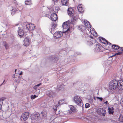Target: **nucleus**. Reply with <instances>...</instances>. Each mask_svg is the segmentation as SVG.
<instances>
[{
	"label": "nucleus",
	"instance_id": "1",
	"mask_svg": "<svg viewBox=\"0 0 123 123\" xmlns=\"http://www.w3.org/2000/svg\"><path fill=\"white\" fill-rule=\"evenodd\" d=\"M117 88L119 90H122L123 89V81L120 82L119 80H113L110 82L108 92H110V93H112Z\"/></svg>",
	"mask_w": 123,
	"mask_h": 123
},
{
	"label": "nucleus",
	"instance_id": "2",
	"mask_svg": "<svg viewBox=\"0 0 123 123\" xmlns=\"http://www.w3.org/2000/svg\"><path fill=\"white\" fill-rule=\"evenodd\" d=\"M77 17L74 16H71L70 18L71 19V21L68 20V21L63 23L62 25V27L63 29V32H68L70 31L69 28V26L70 24L73 22H74L78 18V16Z\"/></svg>",
	"mask_w": 123,
	"mask_h": 123
},
{
	"label": "nucleus",
	"instance_id": "3",
	"mask_svg": "<svg viewBox=\"0 0 123 123\" xmlns=\"http://www.w3.org/2000/svg\"><path fill=\"white\" fill-rule=\"evenodd\" d=\"M107 48L106 46L104 45L103 47L101 45L98 44H96L94 45V51L97 52H102L105 49L107 50Z\"/></svg>",
	"mask_w": 123,
	"mask_h": 123
},
{
	"label": "nucleus",
	"instance_id": "4",
	"mask_svg": "<svg viewBox=\"0 0 123 123\" xmlns=\"http://www.w3.org/2000/svg\"><path fill=\"white\" fill-rule=\"evenodd\" d=\"M48 8L50 13H52V15H57V13L59 9L58 7L53 6L52 7L51 6H49Z\"/></svg>",
	"mask_w": 123,
	"mask_h": 123
},
{
	"label": "nucleus",
	"instance_id": "5",
	"mask_svg": "<svg viewBox=\"0 0 123 123\" xmlns=\"http://www.w3.org/2000/svg\"><path fill=\"white\" fill-rule=\"evenodd\" d=\"M74 101L76 104L81 107H83V104L81 98L77 96H75L74 98Z\"/></svg>",
	"mask_w": 123,
	"mask_h": 123
},
{
	"label": "nucleus",
	"instance_id": "6",
	"mask_svg": "<svg viewBox=\"0 0 123 123\" xmlns=\"http://www.w3.org/2000/svg\"><path fill=\"white\" fill-rule=\"evenodd\" d=\"M26 28L25 32H27L28 31H31L35 29V26L33 24H28L26 26Z\"/></svg>",
	"mask_w": 123,
	"mask_h": 123
},
{
	"label": "nucleus",
	"instance_id": "7",
	"mask_svg": "<svg viewBox=\"0 0 123 123\" xmlns=\"http://www.w3.org/2000/svg\"><path fill=\"white\" fill-rule=\"evenodd\" d=\"M29 115V114L28 112H25L23 113L21 117V121H24L26 120L28 118Z\"/></svg>",
	"mask_w": 123,
	"mask_h": 123
},
{
	"label": "nucleus",
	"instance_id": "8",
	"mask_svg": "<svg viewBox=\"0 0 123 123\" xmlns=\"http://www.w3.org/2000/svg\"><path fill=\"white\" fill-rule=\"evenodd\" d=\"M63 35L62 32L61 31H57L55 32L54 34V36L55 38H58L61 37Z\"/></svg>",
	"mask_w": 123,
	"mask_h": 123
},
{
	"label": "nucleus",
	"instance_id": "9",
	"mask_svg": "<svg viewBox=\"0 0 123 123\" xmlns=\"http://www.w3.org/2000/svg\"><path fill=\"white\" fill-rule=\"evenodd\" d=\"M40 116V115L38 113L36 112L35 114H32L31 116V120H34L37 119Z\"/></svg>",
	"mask_w": 123,
	"mask_h": 123
},
{
	"label": "nucleus",
	"instance_id": "10",
	"mask_svg": "<svg viewBox=\"0 0 123 123\" xmlns=\"http://www.w3.org/2000/svg\"><path fill=\"white\" fill-rule=\"evenodd\" d=\"M46 93L50 97L54 98L56 96L55 93L51 90L47 91Z\"/></svg>",
	"mask_w": 123,
	"mask_h": 123
},
{
	"label": "nucleus",
	"instance_id": "11",
	"mask_svg": "<svg viewBox=\"0 0 123 123\" xmlns=\"http://www.w3.org/2000/svg\"><path fill=\"white\" fill-rule=\"evenodd\" d=\"M24 42V43L23 45L26 46H27L29 45L30 41V39L26 37L25 38Z\"/></svg>",
	"mask_w": 123,
	"mask_h": 123
},
{
	"label": "nucleus",
	"instance_id": "12",
	"mask_svg": "<svg viewBox=\"0 0 123 123\" xmlns=\"http://www.w3.org/2000/svg\"><path fill=\"white\" fill-rule=\"evenodd\" d=\"M67 12L69 15H74V10L72 8H69Z\"/></svg>",
	"mask_w": 123,
	"mask_h": 123
},
{
	"label": "nucleus",
	"instance_id": "13",
	"mask_svg": "<svg viewBox=\"0 0 123 123\" xmlns=\"http://www.w3.org/2000/svg\"><path fill=\"white\" fill-rule=\"evenodd\" d=\"M18 34L20 38H22L24 36V32L23 30L21 29L20 27H18Z\"/></svg>",
	"mask_w": 123,
	"mask_h": 123
},
{
	"label": "nucleus",
	"instance_id": "14",
	"mask_svg": "<svg viewBox=\"0 0 123 123\" xmlns=\"http://www.w3.org/2000/svg\"><path fill=\"white\" fill-rule=\"evenodd\" d=\"M108 45L110 46L111 45V47L113 49H114L115 50H117L118 49H120V48L119 46L116 44L112 45V44L108 42Z\"/></svg>",
	"mask_w": 123,
	"mask_h": 123
},
{
	"label": "nucleus",
	"instance_id": "15",
	"mask_svg": "<svg viewBox=\"0 0 123 123\" xmlns=\"http://www.w3.org/2000/svg\"><path fill=\"white\" fill-rule=\"evenodd\" d=\"M77 8L79 12L81 13L84 12V9L82 4L79 5L77 6Z\"/></svg>",
	"mask_w": 123,
	"mask_h": 123
},
{
	"label": "nucleus",
	"instance_id": "16",
	"mask_svg": "<svg viewBox=\"0 0 123 123\" xmlns=\"http://www.w3.org/2000/svg\"><path fill=\"white\" fill-rule=\"evenodd\" d=\"M99 40L102 43L105 44V46H107L108 44V41L104 38L99 37Z\"/></svg>",
	"mask_w": 123,
	"mask_h": 123
},
{
	"label": "nucleus",
	"instance_id": "17",
	"mask_svg": "<svg viewBox=\"0 0 123 123\" xmlns=\"http://www.w3.org/2000/svg\"><path fill=\"white\" fill-rule=\"evenodd\" d=\"M99 40L102 43L105 44V46H107L108 44V41L104 38L99 37Z\"/></svg>",
	"mask_w": 123,
	"mask_h": 123
},
{
	"label": "nucleus",
	"instance_id": "18",
	"mask_svg": "<svg viewBox=\"0 0 123 123\" xmlns=\"http://www.w3.org/2000/svg\"><path fill=\"white\" fill-rule=\"evenodd\" d=\"M99 40L102 43L105 44V46H107L108 44V41L104 38L99 37Z\"/></svg>",
	"mask_w": 123,
	"mask_h": 123
},
{
	"label": "nucleus",
	"instance_id": "19",
	"mask_svg": "<svg viewBox=\"0 0 123 123\" xmlns=\"http://www.w3.org/2000/svg\"><path fill=\"white\" fill-rule=\"evenodd\" d=\"M83 21V23L84 24V25H85V27L87 28H89L91 27V26L89 22L87 20L84 19Z\"/></svg>",
	"mask_w": 123,
	"mask_h": 123
},
{
	"label": "nucleus",
	"instance_id": "20",
	"mask_svg": "<svg viewBox=\"0 0 123 123\" xmlns=\"http://www.w3.org/2000/svg\"><path fill=\"white\" fill-rule=\"evenodd\" d=\"M57 25V24L56 23H53L51 24V32L52 33L53 32L54 30H55L56 27Z\"/></svg>",
	"mask_w": 123,
	"mask_h": 123
},
{
	"label": "nucleus",
	"instance_id": "21",
	"mask_svg": "<svg viewBox=\"0 0 123 123\" xmlns=\"http://www.w3.org/2000/svg\"><path fill=\"white\" fill-rule=\"evenodd\" d=\"M65 86L64 85L61 83L59 84L57 86V89L59 90H64Z\"/></svg>",
	"mask_w": 123,
	"mask_h": 123
},
{
	"label": "nucleus",
	"instance_id": "22",
	"mask_svg": "<svg viewBox=\"0 0 123 123\" xmlns=\"http://www.w3.org/2000/svg\"><path fill=\"white\" fill-rule=\"evenodd\" d=\"M114 108L113 107H108V113L110 114L113 115L114 113Z\"/></svg>",
	"mask_w": 123,
	"mask_h": 123
},
{
	"label": "nucleus",
	"instance_id": "23",
	"mask_svg": "<svg viewBox=\"0 0 123 123\" xmlns=\"http://www.w3.org/2000/svg\"><path fill=\"white\" fill-rule=\"evenodd\" d=\"M106 112V111L104 110L103 109L100 108L98 109L97 111V112L98 114L104 113Z\"/></svg>",
	"mask_w": 123,
	"mask_h": 123
},
{
	"label": "nucleus",
	"instance_id": "24",
	"mask_svg": "<svg viewBox=\"0 0 123 123\" xmlns=\"http://www.w3.org/2000/svg\"><path fill=\"white\" fill-rule=\"evenodd\" d=\"M61 120V118L60 117H57L55 118L53 121L55 123H59Z\"/></svg>",
	"mask_w": 123,
	"mask_h": 123
},
{
	"label": "nucleus",
	"instance_id": "25",
	"mask_svg": "<svg viewBox=\"0 0 123 123\" xmlns=\"http://www.w3.org/2000/svg\"><path fill=\"white\" fill-rule=\"evenodd\" d=\"M48 17L49 18H50L51 19L52 21H55L58 18L57 16H48Z\"/></svg>",
	"mask_w": 123,
	"mask_h": 123
},
{
	"label": "nucleus",
	"instance_id": "26",
	"mask_svg": "<svg viewBox=\"0 0 123 123\" xmlns=\"http://www.w3.org/2000/svg\"><path fill=\"white\" fill-rule=\"evenodd\" d=\"M70 107V109L69 111V113H71L72 112H74L75 111V109L73 106L71 105Z\"/></svg>",
	"mask_w": 123,
	"mask_h": 123
},
{
	"label": "nucleus",
	"instance_id": "27",
	"mask_svg": "<svg viewBox=\"0 0 123 123\" xmlns=\"http://www.w3.org/2000/svg\"><path fill=\"white\" fill-rule=\"evenodd\" d=\"M68 0H61V2L63 5H68Z\"/></svg>",
	"mask_w": 123,
	"mask_h": 123
},
{
	"label": "nucleus",
	"instance_id": "28",
	"mask_svg": "<svg viewBox=\"0 0 123 123\" xmlns=\"http://www.w3.org/2000/svg\"><path fill=\"white\" fill-rule=\"evenodd\" d=\"M78 29H79L81 30L82 31V32H83V31H84L85 30L86 28L83 25H80L79 26Z\"/></svg>",
	"mask_w": 123,
	"mask_h": 123
},
{
	"label": "nucleus",
	"instance_id": "29",
	"mask_svg": "<svg viewBox=\"0 0 123 123\" xmlns=\"http://www.w3.org/2000/svg\"><path fill=\"white\" fill-rule=\"evenodd\" d=\"M90 31L91 33L92 34L93 33V35L94 36H97V33L94 30V29H91L90 30Z\"/></svg>",
	"mask_w": 123,
	"mask_h": 123
},
{
	"label": "nucleus",
	"instance_id": "30",
	"mask_svg": "<svg viewBox=\"0 0 123 123\" xmlns=\"http://www.w3.org/2000/svg\"><path fill=\"white\" fill-rule=\"evenodd\" d=\"M25 3L26 5H30L32 4L31 0H26Z\"/></svg>",
	"mask_w": 123,
	"mask_h": 123
},
{
	"label": "nucleus",
	"instance_id": "31",
	"mask_svg": "<svg viewBox=\"0 0 123 123\" xmlns=\"http://www.w3.org/2000/svg\"><path fill=\"white\" fill-rule=\"evenodd\" d=\"M41 114H42L43 117H45L47 115V112L46 111L43 110L41 112Z\"/></svg>",
	"mask_w": 123,
	"mask_h": 123
},
{
	"label": "nucleus",
	"instance_id": "32",
	"mask_svg": "<svg viewBox=\"0 0 123 123\" xmlns=\"http://www.w3.org/2000/svg\"><path fill=\"white\" fill-rule=\"evenodd\" d=\"M119 121L121 122H123V115H120L119 118Z\"/></svg>",
	"mask_w": 123,
	"mask_h": 123
},
{
	"label": "nucleus",
	"instance_id": "33",
	"mask_svg": "<svg viewBox=\"0 0 123 123\" xmlns=\"http://www.w3.org/2000/svg\"><path fill=\"white\" fill-rule=\"evenodd\" d=\"M123 53H122V51H121V52H118L117 53H116L115 54V55H121V54H122ZM114 55H113L112 56H110L109 57V58H110V57H111L112 56H114Z\"/></svg>",
	"mask_w": 123,
	"mask_h": 123
},
{
	"label": "nucleus",
	"instance_id": "34",
	"mask_svg": "<svg viewBox=\"0 0 123 123\" xmlns=\"http://www.w3.org/2000/svg\"><path fill=\"white\" fill-rule=\"evenodd\" d=\"M87 44L88 45L90 46L92 45L93 44V43L91 41H87Z\"/></svg>",
	"mask_w": 123,
	"mask_h": 123
},
{
	"label": "nucleus",
	"instance_id": "35",
	"mask_svg": "<svg viewBox=\"0 0 123 123\" xmlns=\"http://www.w3.org/2000/svg\"><path fill=\"white\" fill-rule=\"evenodd\" d=\"M59 105H58L57 106V105H55V106H54L53 107V109L55 111H56L57 110V107L59 106Z\"/></svg>",
	"mask_w": 123,
	"mask_h": 123
},
{
	"label": "nucleus",
	"instance_id": "36",
	"mask_svg": "<svg viewBox=\"0 0 123 123\" xmlns=\"http://www.w3.org/2000/svg\"><path fill=\"white\" fill-rule=\"evenodd\" d=\"M37 97L35 95H31V99H33Z\"/></svg>",
	"mask_w": 123,
	"mask_h": 123
},
{
	"label": "nucleus",
	"instance_id": "37",
	"mask_svg": "<svg viewBox=\"0 0 123 123\" xmlns=\"http://www.w3.org/2000/svg\"><path fill=\"white\" fill-rule=\"evenodd\" d=\"M85 107L86 108H88L90 106V105L88 103H87L85 104Z\"/></svg>",
	"mask_w": 123,
	"mask_h": 123
},
{
	"label": "nucleus",
	"instance_id": "38",
	"mask_svg": "<svg viewBox=\"0 0 123 123\" xmlns=\"http://www.w3.org/2000/svg\"><path fill=\"white\" fill-rule=\"evenodd\" d=\"M51 59H52L53 60H55V61H56V60L57 59V58L56 57H54V56H52L51 57Z\"/></svg>",
	"mask_w": 123,
	"mask_h": 123
},
{
	"label": "nucleus",
	"instance_id": "39",
	"mask_svg": "<svg viewBox=\"0 0 123 123\" xmlns=\"http://www.w3.org/2000/svg\"><path fill=\"white\" fill-rule=\"evenodd\" d=\"M4 45L6 49H7L8 48V44L6 43L4 44Z\"/></svg>",
	"mask_w": 123,
	"mask_h": 123
},
{
	"label": "nucleus",
	"instance_id": "40",
	"mask_svg": "<svg viewBox=\"0 0 123 123\" xmlns=\"http://www.w3.org/2000/svg\"><path fill=\"white\" fill-rule=\"evenodd\" d=\"M96 98L97 99H99L101 101H102V100H103V98L102 97H96Z\"/></svg>",
	"mask_w": 123,
	"mask_h": 123
},
{
	"label": "nucleus",
	"instance_id": "41",
	"mask_svg": "<svg viewBox=\"0 0 123 123\" xmlns=\"http://www.w3.org/2000/svg\"><path fill=\"white\" fill-rule=\"evenodd\" d=\"M34 88L36 90H37L39 89L38 87H37L35 86L34 87Z\"/></svg>",
	"mask_w": 123,
	"mask_h": 123
},
{
	"label": "nucleus",
	"instance_id": "42",
	"mask_svg": "<svg viewBox=\"0 0 123 123\" xmlns=\"http://www.w3.org/2000/svg\"><path fill=\"white\" fill-rule=\"evenodd\" d=\"M76 54L78 55H81V53L79 52H76Z\"/></svg>",
	"mask_w": 123,
	"mask_h": 123
},
{
	"label": "nucleus",
	"instance_id": "43",
	"mask_svg": "<svg viewBox=\"0 0 123 123\" xmlns=\"http://www.w3.org/2000/svg\"><path fill=\"white\" fill-rule=\"evenodd\" d=\"M119 50L120 51H121L122 52V53H123V48H120V49H119Z\"/></svg>",
	"mask_w": 123,
	"mask_h": 123
},
{
	"label": "nucleus",
	"instance_id": "44",
	"mask_svg": "<svg viewBox=\"0 0 123 123\" xmlns=\"http://www.w3.org/2000/svg\"><path fill=\"white\" fill-rule=\"evenodd\" d=\"M5 81V80H4L3 82V83L0 85V86H1L2 85L4 84H5V83H4Z\"/></svg>",
	"mask_w": 123,
	"mask_h": 123
},
{
	"label": "nucleus",
	"instance_id": "45",
	"mask_svg": "<svg viewBox=\"0 0 123 123\" xmlns=\"http://www.w3.org/2000/svg\"><path fill=\"white\" fill-rule=\"evenodd\" d=\"M41 84V83H40V84H37L35 86H36L37 87H38Z\"/></svg>",
	"mask_w": 123,
	"mask_h": 123
},
{
	"label": "nucleus",
	"instance_id": "46",
	"mask_svg": "<svg viewBox=\"0 0 123 123\" xmlns=\"http://www.w3.org/2000/svg\"><path fill=\"white\" fill-rule=\"evenodd\" d=\"M53 0L54 2H57V1L58 0Z\"/></svg>",
	"mask_w": 123,
	"mask_h": 123
},
{
	"label": "nucleus",
	"instance_id": "47",
	"mask_svg": "<svg viewBox=\"0 0 123 123\" xmlns=\"http://www.w3.org/2000/svg\"><path fill=\"white\" fill-rule=\"evenodd\" d=\"M61 101H62V100H60V101H59L58 102V104H59V105H61V102H60Z\"/></svg>",
	"mask_w": 123,
	"mask_h": 123
},
{
	"label": "nucleus",
	"instance_id": "48",
	"mask_svg": "<svg viewBox=\"0 0 123 123\" xmlns=\"http://www.w3.org/2000/svg\"><path fill=\"white\" fill-rule=\"evenodd\" d=\"M107 101L105 102H104L103 103L104 104H107Z\"/></svg>",
	"mask_w": 123,
	"mask_h": 123
},
{
	"label": "nucleus",
	"instance_id": "49",
	"mask_svg": "<svg viewBox=\"0 0 123 123\" xmlns=\"http://www.w3.org/2000/svg\"><path fill=\"white\" fill-rule=\"evenodd\" d=\"M22 73V71L19 74V75H21Z\"/></svg>",
	"mask_w": 123,
	"mask_h": 123
},
{
	"label": "nucleus",
	"instance_id": "50",
	"mask_svg": "<svg viewBox=\"0 0 123 123\" xmlns=\"http://www.w3.org/2000/svg\"><path fill=\"white\" fill-rule=\"evenodd\" d=\"M105 64V65H107V62H105V63H104V64Z\"/></svg>",
	"mask_w": 123,
	"mask_h": 123
},
{
	"label": "nucleus",
	"instance_id": "51",
	"mask_svg": "<svg viewBox=\"0 0 123 123\" xmlns=\"http://www.w3.org/2000/svg\"><path fill=\"white\" fill-rule=\"evenodd\" d=\"M65 51H66L67 52H68H68L69 51V50H68L66 49V50H65Z\"/></svg>",
	"mask_w": 123,
	"mask_h": 123
},
{
	"label": "nucleus",
	"instance_id": "52",
	"mask_svg": "<svg viewBox=\"0 0 123 123\" xmlns=\"http://www.w3.org/2000/svg\"><path fill=\"white\" fill-rule=\"evenodd\" d=\"M16 71H17V69H16L15 70V72H16Z\"/></svg>",
	"mask_w": 123,
	"mask_h": 123
},
{
	"label": "nucleus",
	"instance_id": "53",
	"mask_svg": "<svg viewBox=\"0 0 123 123\" xmlns=\"http://www.w3.org/2000/svg\"><path fill=\"white\" fill-rule=\"evenodd\" d=\"M108 50H109V47H108Z\"/></svg>",
	"mask_w": 123,
	"mask_h": 123
},
{
	"label": "nucleus",
	"instance_id": "54",
	"mask_svg": "<svg viewBox=\"0 0 123 123\" xmlns=\"http://www.w3.org/2000/svg\"><path fill=\"white\" fill-rule=\"evenodd\" d=\"M46 49V50H48L49 49L48 48H47Z\"/></svg>",
	"mask_w": 123,
	"mask_h": 123
},
{
	"label": "nucleus",
	"instance_id": "55",
	"mask_svg": "<svg viewBox=\"0 0 123 123\" xmlns=\"http://www.w3.org/2000/svg\"><path fill=\"white\" fill-rule=\"evenodd\" d=\"M90 37L91 38H92V37L91 36H90Z\"/></svg>",
	"mask_w": 123,
	"mask_h": 123
},
{
	"label": "nucleus",
	"instance_id": "56",
	"mask_svg": "<svg viewBox=\"0 0 123 123\" xmlns=\"http://www.w3.org/2000/svg\"><path fill=\"white\" fill-rule=\"evenodd\" d=\"M66 61V60H64V62H65V61Z\"/></svg>",
	"mask_w": 123,
	"mask_h": 123
},
{
	"label": "nucleus",
	"instance_id": "57",
	"mask_svg": "<svg viewBox=\"0 0 123 123\" xmlns=\"http://www.w3.org/2000/svg\"><path fill=\"white\" fill-rule=\"evenodd\" d=\"M104 101H105L104 100H103V102H104Z\"/></svg>",
	"mask_w": 123,
	"mask_h": 123
},
{
	"label": "nucleus",
	"instance_id": "58",
	"mask_svg": "<svg viewBox=\"0 0 123 123\" xmlns=\"http://www.w3.org/2000/svg\"><path fill=\"white\" fill-rule=\"evenodd\" d=\"M64 64H66V63H64Z\"/></svg>",
	"mask_w": 123,
	"mask_h": 123
}]
</instances>
